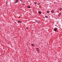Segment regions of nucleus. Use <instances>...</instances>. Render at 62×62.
Returning a JSON list of instances; mask_svg holds the SVG:
<instances>
[{
	"label": "nucleus",
	"instance_id": "obj_8",
	"mask_svg": "<svg viewBox=\"0 0 62 62\" xmlns=\"http://www.w3.org/2000/svg\"><path fill=\"white\" fill-rule=\"evenodd\" d=\"M27 8H30V7L29 6H28L27 7Z\"/></svg>",
	"mask_w": 62,
	"mask_h": 62
},
{
	"label": "nucleus",
	"instance_id": "obj_3",
	"mask_svg": "<svg viewBox=\"0 0 62 62\" xmlns=\"http://www.w3.org/2000/svg\"><path fill=\"white\" fill-rule=\"evenodd\" d=\"M57 28H55L54 30V31H55L56 30H57Z\"/></svg>",
	"mask_w": 62,
	"mask_h": 62
},
{
	"label": "nucleus",
	"instance_id": "obj_14",
	"mask_svg": "<svg viewBox=\"0 0 62 62\" xmlns=\"http://www.w3.org/2000/svg\"><path fill=\"white\" fill-rule=\"evenodd\" d=\"M36 22L38 23H39V22L38 21H37Z\"/></svg>",
	"mask_w": 62,
	"mask_h": 62
},
{
	"label": "nucleus",
	"instance_id": "obj_4",
	"mask_svg": "<svg viewBox=\"0 0 62 62\" xmlns=\"http://www.w3.org/2000/svg\"><path fill=\"white\" fill-rule=\"evenodd\" d=\"M48 16H49V15H46L45 16V17L46 18H48Z\"/></svg>",
	"mask_w": 62,
	"mask_h": 62
},
{
	"label": "nucleus",
	"instance_id": "obj_16",
	"mask_svg": "<svg viewBox=\"0 0 62 62\" xmlns=\"http://www.w3.org/2000/svg\"><path fill=\"white\" fill-rule=\"evenodd\" d=\"M22 5H25V4H23Z\"/></svg>",
	"mask_w": 62,
	"mask_h": 62
},
{
	"label": "nucleus",
	"instance_id": "obj_11",
	"mask_svg": "<svg viewBox=\"0 0 62 62\" xmlns=\"http://www.w3.org/2000/svg\"><path fill=\"white\" fill-rule=\"evenodd\" d=\"M59 15H61V13H60L59 14Z\"/></svg>",
	"mask_w": 62,
	"mask_h": 62
},
{
	"label": "nucleus",
	"instance_id": "obj_15",
	"mask_svg": "<svg viewBox=\"0 0 62 62\" xmlns=\"http://www.w3.org/2000/svg\"><path fill=\"white\" fill-rule=\"evenodd\" d=\"M6 5H8V2H6Z\"/></svg>",
	"mask_w": 62,
	"mask_h": 62
},
{
	"label": "nucleus",
	"instance_id": "obj_1",
	"mask_svg": "<svg viewBox=\"0 0 62 62\" xmlns=\"http://www.w3.org/2000/svg\"><path fill=\"white\" fill-rule=\"evenodd\" d=\"M50 12L52 13H54V10H51Z\"/></svg>",
	"mask_w": 62,
	"mask_h": 62
},
{
	"label": "nucleus",
	"instance_id": "obj_12",
	"mask_svg": "<svg viewBox=\"0 0 62 62\" xmlns=\"http://www.w3.org/2000/svg\"><path fill=\"white\" fill-rule=\"evenodd\" d=\"M31 45H32L33 46H34V45H33V44H31Z\"/></svg>",
	"mask_w": 62,
	"mask_h": 62
},
{
	"label": "nucleus",
	"instance_id": "obj_7",
	"mask_svg": "<svg viewBox=\"0 0 62 62\" xmlns=\"http://www.w3.org/2000/svg\"><path fill=\"white\" fill-rule=\"evenodd\" d=\"M49 12L50 11H46V13H49Z\"/></svg>",
	"mask_w": 62,
	"mask_h": 62
},
{
	"label": "nucleus",
	"instance_id": "obj_9",
	"mask_svg": "<svg viewBox=\"0 0 62 62\" xmlns=\"http://www.w3.org/2000/svg\"><path fill=\"white\" fill-rule=\"evenodd\" d=\"M20 1H21L22 3L23 2V0H20Z\"/></svg>",
	"mask_w": 62,
	"mask_h": 62
},
{
	"label": "nucleus",
	"instance_id": "obj_5",
	"mask_svg": "<svg viewBox=\"0 0 62 62\" xmlns=\"http://www.w3.org/2000/svg\"><path fill=\"white\" fill-rule=\"evenodd\" d=\"M22 23V22L21 21H20V20H18V23Z\"/></svg>",
	"mask_w": 62,
	"mask_h": 62
},
{
	"label": "nucleus",
	"instance_id": "obj_17",
	"mask_svg": "<svg viewBox=\"0 0 62 62\" xmlns=\"http://www.w3.org/2000/svg\"><path fill=\"white\" fill-rule=\"evenodd\" d=\"M28 28H26V29H28Z\"/></svg>",
	"mask_w": 62,
	"mask_h": 62
},
{
	"label": "nucleus",
	"instance_id": "obj_10",
	"mask_svg": "<svg viewBox=\"0 0 62 62\" xmlns=\"http://www.w3.org/2000/svg\"><path fill=\"white\" fill-rule=\"evenodd\" d=\"M60 11H61L62 10V8H60Z\"/></svg>",
	"mask_w": 62,
	"mask_h": 62
},
{
	"label": "nucleus",
	"instance_id": "obj_13",
	"mask_svg": "<svg viewBox=\"0 0 62 62\" xmlns=\"http://www.w3.org/2000/svg\"><path fill=\"white\" fill-rule=\"evenodd\" d=\"M34 4H37V3H36L35 2H34Z\"/></svg>",
	"mask_w": 62,
	"mask_h": 62
},
{
	"label": "nucleus",
	"instance_id": "obj_6",
	"mask_svg": "<svg viewBox=\"0 0 62 62\" xmlns=\"http://www.w3.org/2000/svg\"><path fill=\"white\" fill-rule=\"evenodd\" d=\"M38 13H39L40 14H41V12L39 11V12H38Z\"/></svg>",
	"mask_w": 62,
	"mask_h": 62
},
{
	"label": "nucleus",
	"instance_id": "obj_18",
	"mask_svg": "<svg viewBox=\"0 0 62 62\" xmlns=\"http://www.w3.org/2000/svg\"><path fill=\"white\" fill-rule=\"evenodd\" d=\"M61 60H62V59H61Z\"/></svg>",
	"mask_w": 62,
	"mask_h": 62
},
{
	"label": "nucleus",
	"instance_id": "obj_2",
	"mask_svg": "<svg viewBox=\"0 0 62 62\" xmlns=\"http://www.w3.org/2000/svg\"><path fill=\"white\" fill-rule=\"evenodd\" d=\"M19 1V0H16V1L15 2V4L16 3H17L18 2V1Z\"/></svg>",
	"mask_w": 62,
	"mask_h": 62
}]
</instances>
